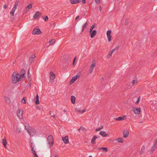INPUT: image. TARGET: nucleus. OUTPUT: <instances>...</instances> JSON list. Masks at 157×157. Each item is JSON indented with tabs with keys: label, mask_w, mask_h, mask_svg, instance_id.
Wrapping results in <instances>:
<instances>
[{
	"label": "nucleus",
	"mask_w": 157,
	"mask_h": 157,
	"mask_svg": "<svg viewBox=\"0 0 157 157\" xmlns=\"http://www.w3.org/2000/svg\"><path fill=\"white\" fill-rule=\"evenodd\" d=\"M89 157H92V156H89Z\"/></svg>",
	"instance_id": "nucleus-62"
},
{
	"label": "nucleus",
	"mask_w": 157,
	"mask_h": 157,
	"mask_svg": "<svg viewBox=\"0 0 157 157\" xmlns=\"http://www.w3.org/2000/svg\"><path fill=\"white\" fill-rule=\"evenodd\" d=\"M157 147V142H156L154 144V146H152L150 150V153H152L153 152L155 149Z\"/></svg>",
	"instance_id": "nucleus-10"
},
{
	"label": "nucleus",
	"mask_w": 157,
	"mask_h": 157,
	"mask_svg": "<svg viewBox=\"0 0 157 157\" xmlns=\"http://www.w3.org/2000/svg\"><path fill=\"white\" fill-rule=\"evenodd\" d=\"M145 150V147L144 146H143L141 147V149H140V151L139 153L140 155L143 154L144 153Z\"/></svg>",
	"instance_id": "nucleus-20"
},
{
	"label": "nucleus",
	"mask_w": 157,
	"mask_h": 157,
	"mask_svg": "<svg viewBox=\"0 0 157 157\" xmlns=\"http://www.w3.org/2000/svg\"><path fill=\"white\" fill-rule=\"evenodd\" d=\"M75 58H74V61L73 63V64H74V61H75Z\"/></svg>",
	"instance_id": "nucleus-58"
},
{
	"label": "nucleus",
	"mask_w": 157,
	"mask_h": 157,
	"mask_svg": "<svg viewBox=\"0 0 157 157\" xmlns=\"http://www.w3.org/2000/svg\"><path fill=\"white\" fill-rule=\"evenodd\" d=\"M17 131L18 133H20L21 132V130L20 128H17Z\"/></svg>",
	"instance_id": "nucleus-40"
},
{
	"label": "nucleus",
	"mask_w": 157,
	"mask_h": 157,
	"mask_svg": "<svg viewBox=\"0 0 157 157\" xmlns=\"http://www.w3.org/2000/svg\"><path fill=\"white\" fill-rule=\"evenodd\" d=\"M25 71L23 69L21 70V74L16 72L13 73L11 76L13 83L15 84L22 80L25 78Z\"/></svg>",
	"instance_id": "nucleus-1"
},
{
	"label": "nucleus",
	"mask_w": 157,
	"mask_h": 157,
	"mask_svg": "<svg viewBox=\"0 0 157 157\" xmlns=\"http://www.w3.org/2000/svg\"><path fill=\"white\" fill-rule=\"evenodd\" d=\"M111 31L110 30H108L107 32V35L109 41H110L111 40Z\"/></svg>",
	"instance_id": "nucleus-12"
},
{
	"label": "nucleus",
	"mask_w": 157,
	"mask_h": 157,
	"mask_svg": "<svg viewBox=\"0 0 157 157\" xmlns=\"http://www.w3.org/2000/svg\"><path fill=\"white\" fill-rule=\"evenodd\" d=\"M40 14H41V13H40Z\"/></svg>",
	"instance_id": "nucleus-64"
},
{
	"label": "nucleus",
	"mask_w": 157,
	"mask_h": 157,
	"mask_svg": "<svg viewBox=\"0 0 157 157\" xmlns=\"http://www.w3.org/2000/svg\"><path fill=\"white\" fill-rule=\"evenodd\" d=\"M93 29H92L91 28H90V33H91V32L93 31Z\"/></svg>",
	"instance_id": "nucleus-52"
},
{
	"label": "nucleus",
	"mask_w": 157,
	"mask_h": 157,
	"mask_svg": "<svg viewBox=\"0 0 157 157\" xmlns=\"http://www.w3.org/2000/svg\"><path fill=\"white\" fill-rule=\"evenodd\" d=\"M47 139L48 141V143L51 147L54 143V139L53 136L52 135H49L47 138Z\"/></svg>",
	"instance_id": "nucleus-2"
},
{
	"label": "nucleus",
	"mask_w": 157,
	"mask_h": 157,
	"mask_svg": "<svg viewBox=\"0 0 157 157\" xmlns=\"http://www.w3.org/2000/svg\"><path fill=\"white\" fill-rule=\"evenodd\" d=\"M4 98L5 102L7 104H9L10 103L11 101L10 97L7 96H4Z\"/></svg>",
	"instance_id": "nucleus-7"
},
{
	"label": "nucleus",
	"mask_w": 157,
	"mask_h": 157,
	"mask_svg": "<svg viewBox=\"0 0 157 157\" xmlns=\"http://www.w3.org/2000/svg\"><path fill=\"white\" fill-rule=\"evenodd\" d=\"M79 77V75H76L75 76L73 77L70 81V84H72L74 83L77 78Z\"/></svg>",
	"instance_id": "nucleus-11"
},
{
	"label": "nucleus",
	"mask_w": 157,
	"mask_h": 157,
	"mask_svg": "<svg viewBox=\"0 0 157 157\" xmlns=\"http://www.w3.org/2000/svg\"><path fill=\"white\" fill-rule=\"evenodd\" d=\"M128 20H125L124 22L125 25H127L128 24Z\"/></svg>",
	"instance_id": "nucleus-43"
},
{
	"label": "nucleus",
	"mask_w": 157,
	"mask_h": 157,
	"mask_svg": "<svg viewBox=\"0 0 157 157\" xmlns=\"http://www.w3.org/2000/svg\"><path fill=\"white\" fill-rule=\"evenodd\" d=\"M129 134V132L127 130H124L123 132V137H127Z\"/></svg>",
	"instance_id": "nucleus-21"
},
{
	"label": "nucleus",
	"mask_w": 157,
	"mask_h": 157,
	"mask_svg": "<svg viewBox=\"0 0 157 157\" xmlns=\"http://www.w3.org/2000/svg\"><path fill=\"white\" fill-rule=\"evenodd\" d=\"M100 134L103 137H106L107 136H108V134H106L105 132L103 131L100 132Z\"/></svg>",
	"instance_id": "nucleus-23"
},
{
	"label": "nucleus",
	"mask_w": 157,
	"mask_h": 157,
	"mask_svg": "<svg viewBox=\"0 0 157 157\" xmlns=\"http://www.w3.org/2000/svg\"><path fill=\"white\" fill-rule=\"evenodd\" d=\"M41 17L45 21H47L48 19V16H42Z\"/></svg>",
	"instance_id": "nucleus-33"
},
{
	"label": "nucleus",
	"mask_w": 157,
	"mask_h": 157,
	"mask_svg": "<svg viewBox=\"0 0 157 157\" xmlns=\"http://www.w3.org/2000/svg\"><path fill=\"white\" fill-rule=\"evenodd\" d=\"M55 78V75L52 72H50V81L52 82H53L54 81Z\"/></svg>",
	"instance_id": "nucleus-5"
},
{
	"label": "nucleus",
	"mask_w": 157,
	"mask_h": 157,
	"mask_svg": "<svg viewBox=\"0 0 157 157\" xmlns=\"http://www.w3.org/2000/svg\"><path fill=\"white\" fill-rule=\"evenodd\" d=\"M79 16H77V17H76V18H75V21H76L78 19V18H79Z\"/></svg>",
	"instance_id": "nucleus-50"
},
{
	"label": "nucleus",
	"mask_w": 157,
	"mask_h": 157,
	"mask_svg": "<svg viewBox=\"0 0 157 157\" xmlns=\"http://www.w3.org/2000/svg\"><path fill=\"white\" fill-rule=\"evenodd\" d=\"M32 34L33 35H38L39 34V28L38 26H36L32 32Z\"/></svg>",
	"instance_id": "nucleus-4"
},
{
	"label": "nucleus",
	"mask_w": 157,
	"mask_h": 157,
	"mask_svg": "<svg viewBox=\"0 0 157 157\" xmlns=\"http://www.w3.org/2000/svg\"><path fill=\"white\" fill-rule=\"evenodd\" d=\"M82 2L83 4H85L86 3V1L85 0H82Z\"/></svg>",
	"instance_id": "nucleus-51"
},
{
	"label": "nucleus",
	"mask_w": 157,
	"mask_h": 157,
	"mask_svg": "<svg viewBox=\"0 0 157 157\" xmlns=\"http://www.w3.org/2000/svg\"><path fill=\"white\" fill-rule=\"evenodd\" d=\"M28 132L30 136H33L35 134L36 131L35 129L32 128Z\"/></svg>",
	"instance_id": "nucleus-6"
},
{
	"label": "nucleus",
	"mask_w": 157,
	"mask_h": 157,
	"mask_svg": "<svg viewBox=\"0 0 157 157\" xmlns=\"http://www.w3.org/2000/svg\"><path fill=\"white\" fill-rule=\"evenodd\" d=\"M49 114L51 115V117H53L54 118H55V115L54 113H52V114H51V111H50Z\"/></svg>",
	"instance_id": "nucleus-39"
},
{
	"label": "nucleus",
	"mask_w": 157,
	"mask_h": 157,
	"mask_svg": "<svg viewBox=\"0 0 157 157\" xmlns=\"http://www.w3.org/2000/svg\"><path fill=\"white\" fill-rule=\"evenodd\" d=\"M140 97H139L138 98L137 101L136 102V104H137L139 103L140 100Z\"/></svg>",
	"instance_id": "nucleus-42"
},
{
	"label": "nucleus",
	"mask_w": 157,
	"mask_h": 157,
	"mask_svg": "<svg viewBox=\"0 0 157 157\" xmlns=\"http://www.w3.org/2000/svg\"><path fill=\"white\" fill-rule=\"evenodd\" d=\"M95 27V25H92L90 28H91L92 29H94V28Z\"/></svg>",
	"instance_id": "nucleus-49"
},
{
	"label": "nucleus",
	"mask_w": 157,
	"mask_h": 157,
	"mask_svg": "<svg viewBox=\"0 0 157 157\" xmlns=\"http://www.w3.org/2000/svg\"><path fill=\"white\" fill-rule=\"evenodd\" d=\"M14 12L12 10L10 12V14L12 16H13L14 14Z\"/></svg>",
	"instance_id": "nucleus-45"
},
{
	"label": "nucleus",
	"mask_w": 157,
	"mask_h": 157,
	"mask_svg": "<svg viewBox=\"0 0 157 157\" xmlns=\"http://www.w3.org/2000/svg\"><path fill=\"white\" fill-rule=\"evenodd\" d=\"M63 111L64 113H66L67 111L65 109H64Z\"/></svg>",
	"instance_id": "nucleus-56"
},
{
	"label": "nucleus",
	"mask_w": 157,
	"mask_h": 157,
	"mask_svg": "<svg viewBox=\"0 0 157 157\" xmlns=\"http://www.w3.org/2000/svg\"><path fill=\"white\" fill-rule=\"evenodd\" d=\"M101 130V128L100 127H99L98 128L96 129L95 130L96 131L98 132V131L100 130Z\"/></svg>",
	"instance_id": "nucleus-47"
},
{
	"label": "nucleus",
	"mask_w": 157,
	"mask_h": 157,
	"mask_svg": "<svg viewBox=\"0 0 157 157\" xmlns=\"http://www.w3.org/2000/svg\"><path fill=\"white\" fill-rule=\"evenodd\" d=\"M98 138V137L96 136H94L91 140V143L93 144H95V140Z\"/></svg>",
	"instance_id": "nucleus-24"
},
{
	"label": "nucleus",
	"mask_w": 157,
	"mask_h": 157,
	"mask_svg": "<svg viewBox=\"0 0 157 157\" xmlns=\"http://www.w3.org/2000/svg\"><path fill=\"white\" fill-rule=\"evenodd\" d=\"M117 47L115 48H113L112 50H111L108 55L107 56V58L108 59H109L112 56L113 52L115 51L116 50H117Z\"/></svg>",
	"instance_id": "nucleus-9"
},
{
	"label": "nucleus",
	"mask_w": 157,
	"mask_h": 157,
	"mask_svg": "<svg viewBox=\"0 0 157 157\" xmlns=\"http://www.w3.org/2000/svg\"><path fill=\"white\" fill-rule=\"evenodd\" d=\"M99 10L100 11H101L102 10V8L101 6L100 7Z\"/></svg>",
	"instance_id": "nucleus-54"
},
{
	"label": "nucleus",
	"mask_w": 157,
	"mask_h": 157,
	"mask_svg": "<svg viewBox=\"0 0 157 157\" xmlns=\"http://www.w3.org/2000/svg\"><path fill=\"white\" fill-rule=\"evenodd\" d=\"M2 143L3 145L5 146L6 148V145L7 144V142L6 140V138L5 137L2 140Z\"/></svg>",
	"instance_id": "nucleus-18"
},
{
	"label": "nucleus",
	"mask_w": 157,
	"mask_h": 157,
	"mask_svg": "<svg viewBox=\"0 0 157 157\" xmlns=\"http://www.w3.org/2000/svg\"><path fill=\"white\" fill-rule=\"evenodd\" d=\"M101 128V130L103 128V126H102L101 127H100Z\"/></svg>",
	"instance_id": "nucleus-55"
},
{
	"label": "nucleus",
	"mask_w": 157,
	"mask_h": 157,
	"mask_svg": "<svg viewBox=\"0 0 157 157\" xmlns=\"http://www.w3.org/2000/svg\"><path fill=\"white\" fill-rule=\"evenodd\" d=\"M3 8L4 9H6L7 8V6L6 5H5L3 6Z\"/></svg>",
	"instance_id": "nucleus-53"
},
{
	"label": "nucleus",
	"mask_w": 157,
	"mask_h": 157,
	"mask_svg": "<svg viewBox=\"0 0 157 157\" xmlns=\"http://www.w3.org/2000/svg\"><path fill=\"white\" fill-rule=\"evenodd\" d=\"M106 77H104L103 76L101 77V82L102 84L105 85L106 83L107 82V80L106 79Z\"/></svg>",
	"instance_id": "nucleus-15"
},
{
	"label": "nucleus",
	"mask_w": 157,
	"mask_h": 157,
	"mask_svg": "<svg viewBox=\"0 0 157 157\" xmlns=\"http://www.w3.org/2000/svg\"><path fill=\"white\" fill-rule=\"evenodd\" d=\"M70 2L71 4H76L81 2L79 0H70Z\"/></svg>",
	"instance_id": "nucleus-16"
},
{
	"label": "nucleus",
	"mask_w": 157,
	"mask_h": 157,
	"mask_svg": "<svg viewBox=\"0 0 157 157\" xmlns=\"http://www.w3.org/2000/svg\"><path fill=\"white\" fill-rule=\"evenodd\" d=\"M39 12H38L36 13L35 15L33 16V18L34 19H36L39 18Z\"/></svg>",
	"instance_id": "nucleus-29"
},
{
	"label": "nucleus",
	"mask_w": 157,
	"mask_h": 157,
	"mask_svg": "<svg viewBox=\"0 0 157 157\" xmlns=\"http://www.w3.org/2000/svg\"><path fill=\"white\" fill-rule=\"evenodd\" d=\"M126 116L124 115L122 117H118L117 118H115L114 119L115 120L118 121H121L122 120H125L126 119Z\"/></svg>",
	"instance_id": "nucleus-13"
},
{
	"label": "nucleus",
	"mask_w": 157,
	"mask_h": 157,
	"mask_svg": "<svg viewBox=\"0 0 157 157\" xmlns=\"http://www.w3.org/2000/svg\"><path fill=\"white\" fill-rule=\"evenodd\" d=\"M26 98L25 97H24L23 99L21 101V102L22 103L24 104H26Z\"/></svg>",
	"instance_id": "nucleus-34"
},
{
	"label": "nucleus",
	"mask_w": 157,
	"mask_h": 157,
	"mask_svg": "<svg viewBox=\"0 0 157 157\" xmlns=\"http://www.w3.org/2000/svg\"><path fill=\"white\" fill-rule=\"evenodd\" d=\"M35 58V55H33L32 56L30 57L29 59V62L30 63H32L34 61V59Z\"/></svg>",
	"instance_id": "nucleus-26"
},
{
	"label": "nucleus",
	"mask_w": 157,
	"mask_h": 157,
	"mask_svg": "<svg viewBox=\"0 0 157 157\" xmlns=\"http://www.w3.org/2000/svg\"><path fill=\"white\" fill-rule=\"evenodd\" d=\"M31 147H32V152L33 153V154L34 155V157H38V156L37 155V154H36V151L33 150V148L32 146H31Z\"/></svg>",
	"instance_id": "nucleus-32"
},
{
	"label": "nucleus",
	"mask_w": 157,
	"mask_h": 157,
	"mask_svg": "<svg viewBox=\"0 0 157 157\" xmlns=\"http://www.w3.org/2000/svg\"><path fill=\"white\" fill-rule=\"evenodd\" d=\"M39 97L38 94H37L36 97H35L34 99V101L36 104H39Z\"/></svg>",
	"instance_id": "nucleus-14"
},
{
	"label": "nucleus",
	"mask_w": 157,
	"mask_h": 157,
	"mask_svg": "<svg viewBox=\"0 0 157 157\" xmlns=\"http://www.w3.org/2000/svg\"><path fill=\"white\" fill-rule=\"evenodd\" d=\"M41 33H42V32L40 30V34H41Z\"/></svg>",
	"instance_id": "nucleus-59"
},
{
	"label": "nucleus",
	"mask_w": 157,
	"mask_h": 157,
	"mask_svg": "<svg viewBox=\"0 0 157 157\" xmlns=\"http://www.w3.org/2000/svg\"><path fill=\"white\" fill-rule=\"evenodd\" d=\"M25 129H26L28 132L29 131L30 129H31V128H32L30 127L29 126H25Z\"/></svg>",
	"instance_id": "nucleus-35"
},
{
	"label": "nucleus",
	"mask_w": 157,
	"mask_h": 157,
	"mask_svg": "<svg viewBox=\"0 0 157 157\" xmlns=\"http://www.w3.org/2000/svg\"><path fill=\"white\" fill-rule=\"evenodd\" d=\"M94 150L96 149V147L95 148V147H94Z\"/></svg>",
	"instance_id": "nucleus-60"
},
{
	"label": "nucleus",
	"mask_w": 157,
	"mask_h": 157,
	"mask_svg": "<svg viewBox=\"0 0 157 157\" xmlns=\"http://www.w3.org/2000/svg\"><path fill=\"white\" fill-rule=\"evenodd\" d=\"M97 33V32L96 30H93L91 33H90V37L91 38H93L96 35Z\"/></svg>",
	"instance_id": "nucleus-17"
},
{
	"label": "nucleus",
	"mask_w": 157,
	"mask_h": 157,
	"mask_svg": "<svg viewBox=\"0 0 157 157\" xmlns=\"http://www.w3.org/2000/svg\"><path fill=\"white\" fill-rule=\"evenodd\" d=\"M71 102L72 104H74L75 103V98L74 96H71Z\"/></svg>",
	"instance_id": "nucleus-31"
},
{
	"label": "nucleus",
	"mask_w": 157,
	"mask_h": 157,
	"mask_svg": "<svg viewBox=\"0 0 157 157\" xmlns=\"http://www.w3.org/2000/svg\"><path fill=\"white\" fill-rule=\"evenodd\" d=\"M137 80H133L132 82V85H133L135 83H137Z\"/></svg>",
	"instance_id": "nucleus-41"
},
{
	"label": "nucleus",
	"mask_w": 157,
	"mask_h": 157,
	"mask_svg": "<svg viewBox=\"0 0 157 157\" xmlns=\"http://www.w3.org/2000/svg\"><path fill=\"white\" fill-rule=\"evenodd\" d=\"M84 129V128L83 127L81 126L80 127V128L78 129V131H80V130H82Z\"/></svg>",
	"instance_id": "nucleus-44"
},
{
	"label": "nucleus",
	"mask_w": 157,
	"mask_h": 157,
	"mask_svg": "<svg viewBox=\"0 0 157 157\" xmlns=\"http://www.w3.org/2000/svg\"><path fill=\"white\" fill-rule=\"evenodd\" d=\"M117 141L118 142L122 143L123 142V140L122 138H119L117 139Z\"/></svg>",
	"instance_id": "nucleus-36"
},
{
	"label": "nucleus",
	"mask_w": 157,
	"mask_h": 157,
	"mask_svg": "<svg viewBox=\"0 0 157 157\" xmlns=\"http://www.w3.org/2000/svg\"><path fill=\"white\" fill-rule=\"evenodd\" d=\"M93 71V69L89 68V72L90 73H91Z\"/></svg>",
	"instance_id": "nucleus-46"
},
{
	"label": "nucleus",
	"mask_w": 157,
	"mask_h": 157,
	"mask_svg": "<svg viewBox=\"0 0 157 157\" xmlns=\"http://www.w3.org/2000/svg\"><path fill=\"white\" fill-rule=\"evenodd\" d=\"M18 2L17 1H16L15 2V4L14 6H13V8L12 9V10L13 11H14L15 12V11L16 10L17 8V6H18Z\"/></svg>",
	"instance_id": "nucleus-22"
},
{
	"label": "nucleus",
	"mask_w": 157,
	"mask_h": 157,
	"mask_svg": "<svg viewBox=\"0 0 157 157\" xmlns=\"http://www.w3.org/2000/svg\"><path fill=\"white\" fill-rule=\"evenodd\" d=\"M87 24V23L86 22L83 26L82 31H83L84 29L86 28Z\"/></svg>",
	"instance_id": "nucleus-38"
},
{
	"label": "nucleus",
	"mask_w": 157,
	"mask_h": 157,
	"mask_svg": "<svg viewBox=\"0 0 157 157\" xmlns=\"http://www.w3.org/2000/svg\"><path fill=\"white\" fill-rule=\"evenodd\" d=\"M28 11L27 10H26V12H27Z\"/></svg>",
	"instance_id": "nucleus-63"
},
{
	"label": "nucleus",
	"mask_w": 157,
	"mask_h": 157,
	"mask_svg": "<svg viewBox=\"0 0 157 157\" xmlns=\"http://www.w3.org/2000/svg\"><path fill=\"white\" fill-rule=\"evenodd\" d=\"M62 140L63 141L65 144H68L69 142L68 140V136H66L65 137H62Z\"/></svg>",
	"instance_id": "nucleus-8"
},
{
	"label": "nucleus",
	"mask_w": 157,
	"mask_h": 157,
	"mask_svg": "<svg viewBox=\"0 0 157 157\" xmlns=\"http://www.w3.org/2000/svg\"><path fill=\"white\" fill-rule=\"evenodd\" d=\"M32 7V5L31 3L27 7L26 9H31Z\"/></svg>",
	"instance_id": "nucleus-37"
},
{
	"label": "nucleus",
	"mask_w": 157,
	"mask_h": 157,
	"mask_svg": "<svg viewBox=\"0 0 157 157\" xmlns=\"http://www.w3.org/2000/svg\"><path fill=\"white\" fill-rule=\"evenodd\" d=\"M95 1L97 3H99L100 2V0H95Z\"/></svg>",
	"instance_id": "nucleus-48"
},
{
	"label": "nucleus",
	"mask_w": 157,
	"mask_h": 157,
	"mask_svg": "<svg viewBox=\"0 0 157 157\" xmlns=\"http://www.w3.org/2000/svg\"><path fill=\"white\" fill-rule=\"evenodd\" d=\"M24 112L23 110L21 109H18L17 111V114L18 117L20 119L23 118L22 115Z\"/></svg>",
	"instance_id": "nucleus-3"
},
{
	"label": "nucleus",
	"mask_w": 157,
	"mask_h": 157,
	"mask_svg": "<svg viewBox=\"0 0 157 157\" xmlns=\"http://www.w3.org/2000/svg\"><path fill=\"white\" fill-rule=\"evenodd\" d=\"M75 110L76 111H77L78 113H83L84 112H85L86 111V110L85 109L82 110L80 109H79L78 108H76L75 109Z\"/></svg>",
	"instance_id": "nucleus-27"
},
{
	"label": "nucleus",
	"mask_w": 157,
	"mask_h": 157,
	"mask_svg": "<svg viewBox=\"0 0 157 157\" xmlns=\"http://www.w3.org/2000/svg\"><path fill=\"white\" fill-rule=\"evenodd\" d=\"M133 111L135 114H139L141 111L140 109L134 108Z\"/></svg>",
	"instance_id": "nucleus-19"
},
{
	"label": "nucleus",
	"mask_w": 157,
	"mask_h": 157,
	"mask_svg": "<svg viewBox=\"0 0 157 157\" xmlns=\"http://www.w3.org/2000/svg\"><path fill=\"white\" fill-rule=\"evenodd\" d=\"M92 64L90 66V68L93 69L94 68L95 66V60H94L92 61Z\"/></svg>",
	"instance_id": "nucleus-25"
},
{
	"label": "nucleus",
	"mask_w": 157,
	"mask_h": 157,
	"mask_svg": "<svg viewBox=\"0 0 157 157\" xmlns=\"http://www.w3.org/2000/svg\"><path fill=\"white\" fill-rule=\"evenodd\" d=\"M98 150H102L103 151H105V152H106L108 149L107 147H99L98 148Z\"/></svg>",
	"instance_id": "nucleus-28"
},
{
	"label": "nucleus",
	"mask_w": 157,
	"mask_h": 157,
	"mask_svg": "<svg viewBox=\"0 0 157 157\" xmlns=\"http://www.w3.org/2000/svg\"><path fill=\"white\" fill-rule=\"evenodd\" d=\"M29 71H28V74L29 75Z\"/></svg>",
	"instance_id": "nucleus-61"
},
{
	"label": "nucleus",
	"mask_w": 157,
	"mask_h": 157,
	"mask_svg": "<svg viewBox=\"0 0 157 157\" xmlns=\"http://www.w3.org/2000/svg\"><path fill=\"white\" fill-rule=\"evenodd\" d=\"M36 108L37 109H39V107L37 106H36Z\"/></svg>",
	"instance_id": "nucleus-57"
},
{
	"label": "nucleus",
	"mask_w": 157,
	"mask_h": 157,
	"mask_svg": "<svg viewBox=\"0 0 157 157\" xmlns=\"http://www.w3.org/2000/svg\"><path fill=\"white\" fill-rule=\"evenodd\" d=\"M56 41L55 40V39H53L52 40H51L49 42V45H52L54 44L55 43Z\"/></svg>",
	"instance_id": "nucleus-30"
}]
</instances>
